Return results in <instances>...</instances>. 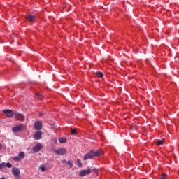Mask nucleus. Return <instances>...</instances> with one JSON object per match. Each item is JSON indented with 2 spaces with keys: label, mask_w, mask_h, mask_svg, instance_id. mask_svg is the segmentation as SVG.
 <instances>
[{
  "label": "nucleus",
  "mask_w": 179,
  "mask_h": 179,
  "mask_svg": "<svg viewBox=\"0 0 179 179\" xmlns=\"http://www.w3.org/2000/svg\"><path fill=\"white\" fill-rule=\"evenodd\" d=\"M27 127L24 124H18L14 127L12 128L13 132H22V131H24L26 129Z\"/></svg>",
  "instance_id": "1"
},
{
  "label": "nucleus",
  "mask_w": 179,
  "mask_h": 179,
  "mask_svg": "<svg viewBox=\"0 0 179 179\" xmlns=\"http://www.w3.org/2000/svg\"><path fill=\"white\" fill-rule=\"evenodd\" d=\"M11 171L15 179H20V169L19 168L13 167Z\"/></svg>",
  "instance_id": "2"
},
{
  "label": "nucleus",
  "mask_w": 179,
  "mask_h": 179,
  "mask_svg": "<svg viewBox=\"0 0 179 179\" xmlns=\"http://www.w3.org/2000/svg\"><path fill=\"white\" fill-rule=\"evenodd\" d=\"M66 148H60L53 151V153H55V155H59V156H64V155H66Z\"/></svg>",
  "instance_id": "3"
},
{
  "label": "nucleus",
  "mask_w": 179,
  "mask_h": 179,
  "mask_svg": "<svg viewBox=\"0 0 179 179\" xmlns=\"http://www.w3.org/2000/svg\"><path fill=\"white\" fill-rule=\"evenodd\" d=\"M92 173V169L90 168H88L87 169H83L80 171L79 176L80 177H85V176H89V174Z\"/></svg>",
  "instance_id": "4"
},
{
  "label": "nucleus",
  "mask_w": 179,
  "mask_h": 179,
  "mask_svg": "<svg viewBox=\"0 0 179 179\" xmlns=\"http://www.w3.org/2000/svg\"><path fill=\"white\" fill-rule=\"evenodd\" d=\"M3 113H4L6 117H8V118H12V117L15 115V112H13V110L10 109H6L3 111Z\"/></svg>",
  "instance_id": "5"
},
{
  "label": "nucleus",
  "mask_w": 179,
  "mask_h": 179,
  "mask_svg": "<svg viewBox=\"0 0 179 179\" xmlns=\"http://www.w3.org/2000/svg\"><path fill=\"white\" fill-rule=\"evenodd\" d=\"M14 117H15L16 120H18V121H24L25 117L22 113L14 112Z\"/></svg>",
  "instance_id": "6"
},
{
  "label": "nucleus",
  "mask_w": 179,
  "mask_h": 179,
  "mask_svg": "<svg viewBox=\"0 0 179 179\" xmlns=\"http://www.w3.org/2000/svg\"><path fill=\"white\" fill-rule=\"evenodd\" d=\"M24 159V152H21L19 153L18 156L15 157L13 160L15 162H20V160Z\"/></svg>",
  "instance_id": "7"
},
{
  "label": "nucleus",
  "mask_w": 179,
  "mask_h": 179,
  "mask_svg": "<svg viewBox=\"0 0 179 179\" xmlns=\"http://www.w3.org/2000/svg\"><path fill=\"white\" fill-rule=\"evenodd\" d=\"M93 150L85 154L83 157V160H89V159H93Z\"/></svg>",
  "instance_id": "8"
},
{
  "label": "nucleus",
  "mask_w": 179,
  "mask_h": 179,
  "mask_svg": "<svg viewBox=\"0 0 179 179\" xmlns=\"http://www.w3.org/2000/svg\"><path fill=\"white\" fill-rule=\"evenodd\" d=\"M36 15L34 13H30L28 14L26 17L27 20H28V22H34V20H36Z\"/></svg>",
  "instance_id": "9"
},
{
  "label": "nucleus",
  "mask_w": 179,
  "mask_h": 179,
  "mask_svg": "<svg viewBox=\"0 0 179 179\" xmlns=\"http://www.w3.org/2000/svg\"><path fill=\"white\" fill-rule=\"evenodd\" d=\"M34 127L36 131H41L43 128V123L41 122H36L34 123Z\"/></svg>",
  "instance_id": "10"
},
{
  "label": "nucleus",
  "mask_w": 179,
  "mask_h": 179,
  "mask_svg": "<svg viewBox=\"0 0 179 179\" xmlns=\"http://www.w3.org/2000/svg\"><path fill=\"white\" fill-rule=\"evenodd\" d=\"M41 149H43V145L40 143L33 148L34 152H40Z\"/></svg>",
  "instance_id": "11"
},
{
  "label": "nucleus",
  "mask_w": 179,
  "mask_h": 179,
  "mask_svg": "<svg viewBox=\"0 0 179 179\" xmlns=\"http://www.w3.org/2000/svg\"><path fill=\"white\" fill-rule=\"evenodd\" d=\"M42 134L43 133L41 131L36 132L34 136V138L35 139V141H38V140L41 139Z\"/></svg>",
  "instance_id": "12"
},
{
  "label": "nucleus",
  "mask_w": 179,
  "mask_h": 179,
  "mask_svg": "<svg viewBox=\"0 0 179 179\" xmlns=\"http://www.w3.org/2000/svg\"><path fill=\"white\" fill-rule=\"evenodd\" d=\"M103 155V151H94L93 150L94 157H100Z\"/></svg>",
  "instance_id": "13"
},
{
  "label": "nucleus",
  "mask_w": 179,
  "mask_h": 179,
  "mask_svg": "<svg viewBox=\"0 0 179 179\" xmlns=\"http://www.w3.org/2000/svg\"><path fill=\"white\" fill-rule=\"evenodd\" d=\"M39 169L41 170L42 173H44V171H47V168L45 167V165L41 164L39 166Z\"/></svg>",
  "instance_id": "14"
},
{
  "label": "nucleus",
  "mask_w": 179,
  "mask_h": 179,
  "mask_svg": "<svg viewBox=\"0 0 179 179\" xmlns=\"http://www.w3.org/2000/svg\"><path fill=\"white\" fill-rule=\"evenodd\" d=\"M36 96L38 97V100H44V96H43V94L40 93H36Z\"/></svg>",
  "instance_id": "15"
},
{
  "label": "nucleus",
  "mask_w": 179,
  "mask_h": 179,
  "mask_svg": "<svg viewBox=\"0 0 179 179\" xmlns=\"http://www.w3.org/2000/svg\"><path fill=\"white\" fill-rule=\"evenodd\" d=\"M6 167V163L1 162L0 163V170H2V169H5Z\"/></svg>",
  "instance_id": "16"
},
{
  "label": "nucleus",
  "mask_w": 179,
  "mask_h": 179,
  "mask_svg": "<svg viewBox=\"0 0 179 179\" xmlns=\"http://www.w3.org/2000/svg\"><path fill=\"white\" fill-rule=\"evenodd\" d=\"M66 164L70 166L71 168L73 167V162H72V160L67 161Z\"/></svg>",
  "instance_id": "17"
},
{
  "label": "nucleus",
  "mask_w": 179,
  "mask_h": 179,
  "mask_svg": "<svg viewBox=\"0 0 179 179\" xmlns=\"http://www.w3.org/2000/svg\"><path fill=\"white\" fill-rule=\"evenodd\" d=\"M76 164L78 167H82V162H80V159H78L76 161Z\"/></svg>",
  "instance_id": "18"
},
{
  "label": "nucleus",
  "mask_w": 179,
  "mask_h": 179,
  "mask_svg": "<svg viewBox=\"0 0 179 179\" xmlns=\"http://www.w3.org/2000/svg\"><path fill=\"white\" fill-rule=\"evenodd\" d=\"M59 142L60 143H65V142H66V138H60L59 139Z\"/></svg>",
  "instance_id": "19"
},
{
  "label": "nucleus",
  "mask_w": 179,
  "mask_h": 179,
  "mask_svg": "<svg viewBox=\"0 0 179 179\" xmlns=\"http://www.w3.org/2000/svg\"><path fill=\"white\" fill-rule=\"evenodd\" d=\"M96 76L98 78H103V73L102 72H97L96 73Z\"/></svg>",
  "instance_id": "20"
},
{
  "label": "nucleus",
  "mask_w": 179,
  "mask_h": 179,
  "mask_svg": "<svg viewBox=\"0 0 179 179\" xmlns=\"http://www.w3.org/2000/svg\"><path fill=\"white\" fill-rule=\"evenodd\" d=\"M167 178V174L163 173L161 175L160 179H166Z\"/></svg>",
  "instance_id": "21"
},
{
  "label": "nucleus",
  "mask_w": 179,
  "mask_h": 179,
  "mask_svg": "<svg viewBox=\"0 0 179 179\" xmlns=\"http://www.w3.org/2000/svg\"><path fill=\"white\" fill-rule=\"evenodd\" d=\"M6 167H8V169H11V167H12V164H10V162H7V163L6 164Z\"/></svg>",
  "instance_id": "22"
},
{
  "label": "nucleus",
  "mask_w": 179,
  "mask_h": 179,
  "mask_svg": "<svg viewBox=\"0 0 179 179\" xmlns=\"http://www.w3.org/2000/svg\"><path fill=\"white\" fill-rule=\"evenodd\" d=\"M71 134H72V135H76V130L75 129H72Z\"/></svg>",
  "instance_id": "23"
},
{
  "label": "nucleus",
  "mask_w": 179,
  "mask_h": 179,
  "mask_svg": "<svg viewBox=\"0 0 179 179\" xmlns=\"http://www.w3.org/2000/svg\"><path fill=\"white\" fill-rule=\"evenodd\" d=\"M157 143V145H163V141H162V140H159Z\"/></svg>",
  "instance_id": "24"
},
{
  "label": "nucleus",
  "mask_w": 179,
  "mask_h": 179,
  "mask_svg": "<svg viewBox=\"0 0 179 179\" xmlns=\"http://www.w3.org/2000/svg\"><path fill=\"white\" fill-rule=\"evenodd\" d=\"M61 162L62 163H67L66 160H64V159H62Z\"/></svg>",
  "instance_id": "25"
},
{
  "label": "nucleus",
  "mask_w": 179,
  "mask_h": 179,
  "mask_svg": "<svg viewBox=\"0 0 179 179\" xmlns=\"http://www.w3.org/2000/svg\"><path fill=\"white\" fill-rule=\"evenodd\" d=\"M2 149V144L0 143V150Z\"/></svg>",
  "instance_id": "26"
},
{
  "label": "nucleus",
  "mask_w": 179,
  "mask_h": 179,
  "mask_svg": "<svg viewBox=\"0 0 179 179\" xmlns=\"http://www.w3.org/2000/svg\"><path fill=\"white\" fill-rule=\"evenodd\" d=\"M39 116L43 117V113H40Z\"/></svg>",
  "instance_id": "27"
},
{
  "label": "nucleus",
  "mask_w": 179,
  "mask_h": 179,
  "mask_svg": "<svg viewBox=\"0 0 179 179\" xmlns=\"http://www.w3.org/2000/svg\"><path fill=\"white\" fill-rule=\"evenodd\" d=\"M0 179H5V177L1 178Z\"/></svg>",
  "instance_id": "28"
},
{
  "label": "nucleus",
  "mask_w": 179,
  "mask_h": 179,
  "mask_svg": "<svg viewBox=\"0 0 179 179\" xmlns=\"http://www.w3.org/2000/svg\"><path fill=\"white\" fill-rule=\"evenodd\" d=\"M0 162H1V159H0Z\"/></svg>",
  "instance_id": "29"
}]
</instances>
